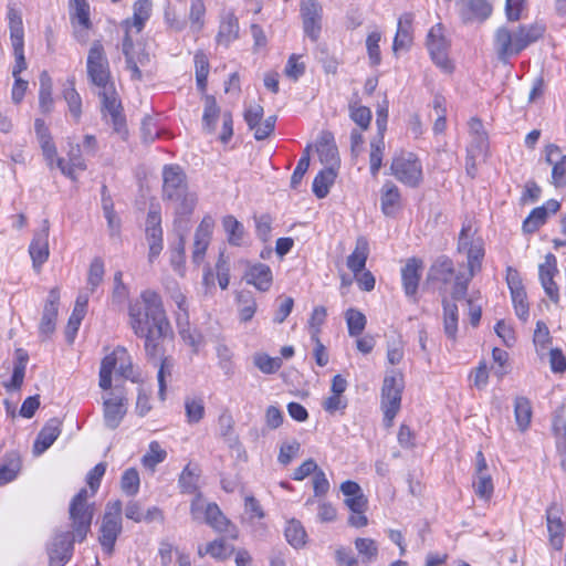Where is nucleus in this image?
<instances>
[{"mask_svg":"<svg viewBox=\"0 0 566 566\" xmlns=\"http://www.w3.org/2000/svg\"><path fill=\"white\" fill-rule=\"evenodd\" d=\"M128 324L134 334L144 339L147 359H158L164 353L163 340L171 333L161 296L145 290L128 306Z\"/></svg>","mask_w":566,"mask_h":566,"instance_id":"f257e3e1","label":"nucleus"},{"mask_svg":"<svg viewBox=\"0 0 566 566\" xmlns=\"http://www.w3.org/2000/svg\"><path fill=\"white\" fill-rule=\"evenodd\" d=\"M457 250L467 256L468 272L455 273L453 261L446 256H439L430 266L428 280L440 282L443 285L454 281L451 298L453 301L464 300L467 297L469 283L482 269V260L484 258L483 240L474 237L470 224H463L458 239Z\"/></svg>","mask_w":566,"mask_h":566,"instance_id":"f03ea898","label":"nucleus"},{"mask_svg":"<svg viewBox=\"0 0 566 566\" xmlns=\"http://www.w3.org/2000/svg\"><path fill=\"white\" fill-rule=\"evenodd\" d=\"M161 198L174 205L175 227L188 230V217L193 212L197 196L189 190L187 175L180 166H164Z\"/></svg>","mask_w":566,"mask_h":566,"instance_id":"7ed1b4c3","label":"nucleus"},{"mask_svg":"<svg viewBox=\"0 0 566 566\" xmlns=\"http://www.w3.org/2000/svg\"><path fill=\"white\" fill-rule=\"evenodd\" d=\"M545 32V27L538 23L522 24L511 31L505 27L496 30L494 48L497 59L506 63L511 56L520 54L528 45L538 41Z\"/></svg>","mask_w":566,"mask_h":566,"instance_id":"20e7f679","label":"nucleus"},{"mask_svg":"<svg viewBox=\"0 0 566 566\" xmlns=\"http://www.w3.org/2000/svg\"><path fill=\"white\" fill-rule=\"evenodd\" d=\"M88 492L81 489L70 503L69 514L71 526L74 530V538L83 542L91 530L94 515L93 505L87 503Z\"/></svg>","mask_w":566,"mask_h":566,"instance_id":"39448f33","label":"nucleus"},{"mask_svg":"<svg viewBox=\"0 0 566 566\" xmlns=\"http://www.w3.org/2000/svg\"><path fill=\"white\" fill-rule=\"evenodd\" d=\"M402 389V376L396 370H390L385 376L381 387V409L388 427L400 409Z\"/></svg>","mask_w":566,"mask_h":566,"instance_id":"423d86ee","label":"nucleus"},{"mask_svg":"<svg viewBox=\"0 0 566 566\" xmlns=\"http://www.w3.org/2000/svg\"><path fill=\"white\" fill-rule=\"evenodd\" d=\"M391 174L409 187H418L422 180V166L412 153H401L392 158Z\"/></svg>","mask_w":566,"mask_h":566,"instance_id":"0eeeda50","label":"nucleus"},{"mask_svg":"<svg viewBox=\"0 0 566 566\" xmlns=\"http://www.w3.org/2000/svg\"><path fill=\"white\" fill-rule=\"evenodd\" d=\"M86 66L88 78L94 85L104 87L112 84L109 82L111 71L108 60L101 41H94L92 43L87 55Z\"/></svg>","mask_w":566,"mask_h":566,"instance_id":"6e6552de","label":"nucleus"},{"mask_svg":"<svg viewBox=\"0 0 566 566\" xmlns=\"http://www.w3.org/2000/svg\"><path fill=\"white\" fill-rule=\"evenodd\" d=\"M427 48L433 63L444 70L451 72L453 66L448 57L449 42L444 38L443 27L441 23L433 25L427 36Z\"/></svg>","mask_w":566,"mask_h":566,"instance_id":"1a4fd4ad","label":"nucleus"},{"mask_svg":"<svg viewBox=\"0 0 566 566\" xmlns=\"http://www.w3.org/2000/svg\"><path fill=\"white\" fill-rule=\"evenodd\" d=\"M123 54L126 60V67L132 72V80L142 81L143 74L139 66H146L150 63V55L142 45H135L129 31L126 30L123 39Z\"/></svg>","mask_w":566,"mask_h":566,"instance_id":"9d476101","label":"nucleus"},{"mask_svg":"<svg viewBox=\"0 0 566 566\" xmlns=\"http://www.w3.org/2000/svg\"><path fill=\"white\" fill-rule=\"evenodd\" d=\"M74 541L78 539L74 538L73 528L72 532L57 533L48 546L49 565L64 566L71 557Z\"/></svg>","mask_w":566,"mask_h":566,"instance_id":"9b49d317","label":"nucleus"},{"mask_svg":"<svg viewBox=\"0 0 566 566\" xmlns=\"http://www.w3.org/2000/svg\"><path fill=\"white\" fill-rule=\"evenodd\" d=\"M301 17L303 21L304 33L316 42L322 30V6L316 0L301 1Z\"/></svg>","mask_w":566,"mask_h":566,"instance_id":"f8f14e48","label":"nucleus"},{"mask_svg":"<svg viewBox=\"0 0 566 566\" xmlns=\"http://www.w3.org/2000/svg\"><path fill=\"white\" fill-rule=\"evenodd\" d=\"M60 303V289L53 287L43 306L42 316L39 323V333L43 338H49L55 331Z\"/></svg>","mask_w":566,"mask_h":566,"instance_id":"ddd939ff","label":"nucleus"},{"mask_svg":"<svg viewBox=\"0 0 566 566\" xmlns=\"http://www.w3.org/2000/svg\"><path fill=\"white\" fill-rule=\"evenodd\" d=\"M49 221L43 220V227L36 231L29 247L33 268L39 269L49 258Z\"/></svg>","mask_w":566,"mask_h":566,"instance_id":"4468645a","label":"nucleus"},{"mask_svg":"<svg viewBox=\"0 0 566 566\" xmlns=\"http://www.w3.org/2000/svg\"><path fill=\"white\" fill-rule=\"evenodd\" d=\"M122 533V521H116V515H104L99 528L98 542L103 551L112 555L118 535Z\"/></svg>","mask_w":566,"mask_h":566,"instance_id":"2eb2a0df","label":"nucleus"},{"mask_svg":"<svg viewBox=\"0 0 566 566\" xmlns=\"http://www.w3.org/2000/svg\"><path fill=\"white\" fill-rule=\"evenodd\" d=\"M205 522L220 533H228L232 539L238 538L237 527L224 516L216 503H209L205 510Z\"/></svg>","mask_w":566,"mask_h":566,"instance_id":"dca6fc26","label":"nucleus"},{"mask_svg":"<svg viewBox=\"0 0 566 566\" xmlns=\"http://www.w3.org/2000/svg\"><path fill=\"white\" fill-rule=\"evenodd\" d=\"M546 161L553 166L552 180L555 187L562 188L566 186V155H562L560 149L556 145H548L545 149Z\"/></svg>","mask_w":566,"mask_h":566,"instance_id":"f3484780","label":"nucleus"},{"mask_svg":"<svg viewBox=\"0 0 566 566\" xmlns=\"http://www.w3.org/2000/svg\"><path fill=\"white\" fill-rule=\"evenodd\" d=\"M244 279L248 284H252L261 292L269 291L273 282L272 271L264 263L249 265Z\"/></svg>","mask_w":566,"mask_h":566,"instance_id":"a211bd4d","label":"nucleus"},{"mask_svg":"<svg viewBox=\"0 0 566 566\" xmlns=\"http://www.w3.org/2000/svg\"><path fill=\"white\" fill-rule=\"evenodd\" d=\"M422 262L416 258L409 259L401 270V280L407 296H415L421 277Z\"/></svg>","mask_w":566,"mask_h":566,"instance_id":"6ab92c4d","label":"nucleus"},{"mask_svg":"<svg viewBox=\"0 0 566 566\" xmlns=\"http://www.w3.org/2000/svg\"><path fill=\"white\" fill-rule=\"evenodd\" d=\"M69 163L64 158H56V166L61 172L72 180H76L75 170H85L86 164L81 154L78 144L71 145L67 153Z\"/></svg>","mask_w":566,"mask_h":566,"instance_id":"aec40b11","label":"nucleus"},{"mask_svg":"<svg viewBox=\"0 0 566 566\" xmlns=\"http://www.w3.org/2000/svg\"><path fill=\"white\" fill-rule=\"evenodd\" d=\"M62 422L57 418L50 419L39 432L33 449L36 454L48 450L61 434Z\"/></svg>","mask_w":566,"mask_h":566,"instance_id":"412c9836","label":"nucleus"},{"mask_svg":"<svg viewBox=\"0 0 566 566\" xmlns=\"http://www.w3.org/2000/svg\"><path fill=\"white\" fill-rule=\"evenodd\" d=\"M118 360H126V348L117 347L114 352L105 356L99 369V387L107 390L112 386V374L116 368Z\"/></svg>","mask_w":566,"mask_h":566,"instance_id":"4be33fe9","label":"nucleus"},{"mask_svg":"<svg viewBox=\"0 0 566 566\" xmlns=\"http://www.w3.org/2000/svg\"><path fill=\"white\" fill-rule=\"evenodd\" d=\"M461 15L464 21L485 20L492 12L488 0H460Z\"/></svg>","mask_w":566,"mask_h":566,"instance_id":"5701e85b","label":"nucleus"},{"mask_svg":"<svg viewBox=\"0 0 566 566\" xmlns=\"http://www.w3.org/2000/svg\"><path fill=\"white\" fill-rule=\"evenodd\" d=\"M412 13H403L398 20V28L394 39L395 52L408 50L412 43Z\"/></svg>","mask_w":566,"mask_h":566,"instance_id":"b1692460","label":"nucleus"},{"mask_svg":"<svg viewBox=\"0 0 566 566\" xmlns=\"http://www.w3.org/2000/svg\"><path fill=\"white\" fill-rule=\"evenodd\" d=\"M455 302L457 301L450 300L447 296L442 297L443 329L447 337L452 340L457 338L459 322V310Z\"/></svg>","mask_w":566,"mask_h":566,"instance_id":"393cba45","label":"nucleus"},{"mask_svg":"<svg viewBox=\"0 0 566 566\" xmlns=\"http://www.w3.org/2000/svg\"><path fill=\"white\" fill-rule=\"evenodd\" d=\"M381 211L387 217H392L400 207V191L391 181H386L381 188Z\"/></svg>","mask_w":566,"mask_h":566,"instance_id":"a878e982","label":"nucleus"},{"mask_svg":"<svg viewBox=\"0 0 566 566\" xmlns=\"http://www.w3.org/2000/svg\"><path fill=\"white\" fill-rule=\"evenodd\" d=\"M368 252L369 247L367 239L364 237L357 238L355 250L347 258V266L355 275L359 274L365 269Z\"/></svg>","mask_w":566,"mask_h":566,"instance_id":"bb28decb","label":"nucleus"},{"mask_svg":"<svg viewBox=\"0 0 566 566\" xmlns=\"http://www.w3.org/2000/svg\"><path fill=\"white\" fill-rule=\"evenodd\" d=\"M337 177V169L335 167H326L321 170L313 181V192L318 199L325 198L329 188L334 185Z\"/></svg>","mask_w":566,"mask_h":566,"instance_id":"cd10ccee","label":"nucleus"},{"mask_svg":"<svg viewBox=\"0 0 566 566\" xmlns=\"http://www.w3.org/2000/svg\"><path fill=\"white\" fill-rule=\"evenodd\" d=\"M87 302V295L81 294L76 298L74 310L69 318L66 326V336L70 340H72L74 335L77 333L81 322L85 316Z\"/></svg>","mask_w":566,"mask_h":566,"instance_id":"c85d7f7f","label":"nucleus"},{"mask_svg":"<svg viewBox=\"0 0 566 566\" xmlns=\"http://www.w3.org/2000/svg\"><path fill=\"white\" fill-rule=\"evenodd\" d=\"M148 361H151L156 366L157 365L159 366L158 373H157V379H158V386H159L158 396H159L160 400H165L166 388H167L166 378L171 377L172 369L175 366L174 359L171 357L165 356V352H164L163 355L158 359H148Z\"/></svg>","mask_w":566,"mask_h":566,"instance_id":"c756f323","label":"nucleus"},{"mask_svg":"<svg viewBox=\"0 0 566 566\" xmlns=\"http://www.w3.org/2000/svg\"><path fill=\"white\" fill-rule=\"evenodd\" d=\"M126 413L122 400L107 399L104 401V420L107 428L116 429Z\"/></svg>","mask_w":566,"mask_h":566,"instance_id":"7c9ffc66","label":"nucleus"},{"mask_svg":"<svg viewBox=\"0 0 566 566\" xmlns=\"http://www.w3.org/2000/svg\"><path fill=\"white\" fill-rule=\"evenodd\" d=\"M63 97L67 103L69 111L76 122L80 120L82 115V98L75 90V80L70 77L66 80L63 90Z\"/></svg>","mask_w":566,"mask_h":566,"instance_id":"2f4dec72","label":"nucleus"},{"mask_svg":"<svg viewBox=\"0 0 566 566\" xmlns=\"http://www.w3.org/2000/svg\"><path fill=\"white\" fill-rule=\"evenodd\" d=\"M21 470V459L18 453L12 452L4 457L0 465V486L12 482Z\"/></svg>","mask_w":566,"mask_h":566,"instance_id":"473e14b6","label":"nucleus"},{"mask_svg":"<svg viewBox=\"0 0 566 566\" xmlns=\"http://www.w3.org/2000/svg\"><path fill=\"white\" fill-rule=\"evenodd\" d=\"M52 78L46 71L40 74L39 106L42 113H50L53 108Z\"/></svg>","mask_w":566,"mask_h":566,"instance_id":"72a5a7b5","label":"nucleus"},{"mask_svg":"<svg viewBox=\"0 0 566 566\" xmlns=\"http://www.w3.org/2000/svg\"><path fill=\"white\" fill-rule=\"evenodd\" d=\"M222 226L227 233L228 242L234 247L242 245L245 234L243 224L237 218L229 214L223 218Z\"/></svg>","mask_w":566,"mask_h":566,"instance_id":"f704fd0d","label":"nucleus"},{"mask_svg":"<svg viewBox=\"0 0 566 566\" xmlns=\"http://www.w3.org/2000/svg\"><path fill=\"white\" fill-rule=\"evenodd\" d=\"M150 0H136L134 3V14L132 22L129 20L126 21L127 29L129 28V25H133L136 29L137 33L140 32L146 21L150 18Z\"/></svg>","mask_w":566,"mask_h":566,"instance_id":"c9c22d12","label":"nucleus"},{"mask_svg":"<svg viewBox=\"0 0 566 566\" xmlns=\"http://www.w3.org/2000/svg\"><path fill=\"white\" fill-rule=\"evenodd\" d=\"M239 35V23L238 19L229 13L221 22L217 41L220 44L229 45L230 42L234 41Z\"/></svg>","mask_w":566,"mask_h":566,"instance_id":"e433bc0d","label":"nucleus"},{"mask_svg":"<svg viewBox=\"0 0 566 566\" xmlns=\"http://www.w3.org/2000/svg\"><path fill=\"white\" fill-rule=\"evenodd\" d=\"M515 421L521 431H525L532 419L531 402L525 397H517L514 402Z\"/></svg>","mask_w":566,"mask_h":566,"instance_id":"4c0bfd02","label":"nucleus"},{"mask_svg":"<svg viewBox=\"0 0 566 566\" xmlns=\"http://www.w3.org/2000/svg\"><path fill=\"white\" fill-rule=\"evenodd\" d=\"M220 115V108L217 105L214 96L207 95L205 98V109L202 115V126L207 133H212Z\"/></svg>","mask_w":566,"mask_h":566,"instance_id":"58836bf2","label":"nucleus"},{"mask_svg":"<svg viewBox=\"0 0 566 566\" xmlns=\"http://www.w3.org/2000/svg\"><path fill=\"white\" fill-rule=\"evenodd\" d=\"M354 544L363 563L369 564L376 560L379 551L376 541L367 537H357Z\"/></svg>","mask_w":566,"mask_h":566,"instance_id":"ea45409f","label":"nucleus"},{"mask_svg":"<svg viewBox=\"0 0 566 566\" xmlns=\"http://www.w3.org/2000/svg\"><path fill=\"white\" fill-rule=\"evenodd\" d=\"M198 481H199V470L196 467H191V464H187L180 476H179V486L182 493L192 494L198 490Z\"/></svg>","mask_w":566,"mask_h":566,"instance_id":"a19ab883","label":"nucleus"},{"mask_svg":"<svg viewBox=\"0 0 566 566\" xmlns=\"http://www.w3.org/2000/svg\"><path fill=\"white\" fill-rule=\"evenodd\" d=\"M285 537L290 545L300 548L305 545L307 535L300 521L291 520L285 527Z\"/></svg>","mask_w":566,"mask_h":566,"instance_id":"79ce46f5","label":"nucleus"},{"mask_svg":"<svg viewBox=\"0 0 566 566\" xmlns=\"http://www.w3.org/2000/svg\"><path fill=\"white\" fill-rule=\"evenodd\" d=\"M220 426V436L222 439L229 444V447L233 448L239 444V438L234 433V420L229 412H223L220 415L218 419Z\"/></svg>","mask_w":566,"mask_h":566,"instance_id":"37998d69","label":"nucleus"},{"mask_svg":"<svg viewBox=\"0 0 566 566\" xmlns=\"http://www.w3.org/2000/svg\"><path fill=\"white\" fill-rule=\"evenodd\" d=\"M99 88L102 90L99 92V96L102 98L103 112H106L111 115L113 113H116L117 111H123L122 104L117 98V94L113 83Z\"/></svg>","mask_w":566,"mask_h":566,"instance_id":"c03bdc74","label":"nucleus"},{"mask_svg":"<svg viewBox=\"0 0 566 566\" xmlns=\"http://www.w3.org/2000/svg\"><path fill=\"white\" fill-rule=\"evenodd\" d=\"M179 231V240L176 245L171 249L170 253V264L176 272L180 275L184 274V263H185V233L187 230L182 228H176Z\"/></svg>","mask_w":566,"mask_h":566,"instance_id":"a18cd8bd","label":"nucleus"},{"mask_svg":"<svg viewBox=\"0 0 566 566\" xmlns=\"http://www.w3.org/2000/svg\"><path fill=\"white\" fill-rule=\"evenodd\" d=\"M345 319L350 336H359L366 327V316L358 310L348 308L345 313Z\"/></svg>","mask_w":566,"mask_h":566,"instance_id":"49530a36","label":"nucleus"},{"mask_svg":"<svg viewBox=\"0 0 566 566\" xmlns=\"http://www.w3.org/2000/svg\"><path fill=\"white\" fill-rule=\"evenodd\" d=\"M105 269L104 262L101 258L96 256L92 260L87 274V289L94 293L97 286L103 282Z\"/></svg>","mask_w":566,"mask_h":566,"instance_id":"de8ad7c7","label":"nucleus"},{"mask_svg":"<svg viewBox=\"0 0 566 566\" xmlns=\"http://www.w3.org/2000/svg\"><path fill=\"white\" fill-rule=\"evenodd\" d=\"M139 473L135 468H129L124 471L120 479V488L126 495H136L139 491Z\"/></svg>","mask_w":566,"mask_h":566,"instance_id":"09e8293b","label":"nucleus"},{"mask_svg":"<svg viewBox=\"0 0 566 566\" xmlns=\"http://www.w3.org/2000/svg\"><path fill=\"white\" fill-rule=\"evenodd\" d=\"M385 143L384 137H379L377 140H373L370 143V155H369V164H370V174L376 177L379 172V169L382 164Z\"/></svg>","mask_w":566,"mask_h":566,"instance_id":"8fccbe9b","label":"nucleus"},{"mask_svg":"<svg viewBox=\"0 0 566 566\" xmlns=\"http://www.w3.org/2000/svg\"><path fill=\"white\" fill-rule=\"evenodd\" d=\"M167 457V452L160 448L157 441L149 444V450L142 458V463L145 468L154 470L157 464L161 463Z\"/></svg>","mask_w":566,"mask_h":566,"instance_id":"3c124183","label":"nucleus"},{"mask_svg":"<svg viewBox=\"0 0 566 566\" xmlns=\"http://www.w3.org/2000/svg\"><path fill=\"white\" fill-rule=\"evenodd\" d=\"M185 409L189 423H198L205 416V405L201 398H187Z\"/></svg>","mask_w":566,"mask_h":566,"instance_id":"603ef678","label":"nucleus"},{"mask_svg":"<svg viewBox=\"0 0 566 566\" xmlns=\"http://www.w3.org/2000/svg\"><path fill=\"white\" fill-rule=\"evenodd\" d=\"M533 340L538 355L544 356L551 344L549 329L544 322H537Z\"/></svg>","mask_w":566,"mask_h":566,"instance_id":"864d4df0","label":"nucleus"},{"mask_svg":"<svg viewBox=\"0 0 566 566\" xmlns=\"http://www.w3.org/2000/svg\"><path fill=\"white\" fill-rule=\"evenodd\" d=\"M238 301L241 304L239 310L240 319L244 323L251 321L256 311L255 300L249 292H240Z\"/></svg>","mask_w":566,"mask_h":566,"instance_id":"5fc2aeb1","label":"nucleus"},{"mask_svg":"<svg viewBox=\"0 0 566 566\" xmlns=\"http://www.w3.org/2000/svg\"><path fill=\"white\" fill-rule=\"evenodd\" d=\"M547 213L544 208L537 207L531 211L528 217L523 222V230L526 233L535 232L541 226L545 223Z\"/></svg>","mask_w":566,"mask_h":566,"instance_id":"6e6d98bb","label":"nucleus"},{"mask_svg":"<svg viewBox=\"0 0 566 566\" xmlns=\"http://www.w3.org/2000/svg\"><path fill=\"white\" fill-rule=\"evenodd\" d=\"M177 327L178 333L182 340L187 343L189 346L193 348L195 352L198 350L199 344L201 343V336L196 331L190 329L189 322L181 323V317H177Z\"/></svg>","mask_w":566,"mask_h":566,"instance_id":"4d7b16f0","label":"nucleus"},{"mask_svg":"<svg viewBox=\"0 0 566 566\" xmlns=\"http://www.w3.org/2000/svg\"><path fill=\"white\" fill-rule=\"evenodd\" d=\"M146 239L149 244V261L153 262L163 250V229H146Z\"/></svg>","mask_w":566,"mask_h":566,"instance_id":"13d9d810","label":"nucleus"},{"mask_svg":"<svg viewBox=\"0 0 566 566\" xmlns=\"http://www.w3.org/2000/svg\"><path fill=\"white\" fill-rule=\"evenodd\" d=\"M475 494L484 500H489L494 491L492 478L488 473L476 474V479L473 482Z\"/></svg>","mask_w":566,"mask_h":566,"instance_id":"bf43d9fd","label":"nucleus"},{"mask_svg":"<svg viewBox=\"0 0 566 566\" xmlns=\"http://www.w3.org/2000/svg\"><path fill=\"white\" fill-rule=\"evenodd\" d=\"M469 129L473 136V143H475L476 147L482 151L488 146V136L484 130L482 120L473 117L469 122Z\"/></svg>","mask_w":566,"mask_h":566,"instance_id":"052dcab7","label":"nucleus"},{"mask_svg":"<svg viewBox=\"0 0 566 566\" xmlns=\"http://www.w3.org/2000/svg\"><path fill=\"white\" fill-rule=\"evenodd\" d=\"M327 312L324 306L314 307L311 317L308 319V328L311 332L312 340H317L321 332V326L324 324Z\"/></svg>","mask_w":566,"mask_h":566,"instance_id":"680f3d73","label":"nucleus"},{"mask_svg":"<svg viewBox=\"0 0 566 566\" xmlns=\"http://www.w3.org/2000/svg\"><path fill=\"white\" fill-rule=\"evenodd\" d=\"M403 358V342L400 335L387 342V360L391 365H398Z\"/></svg>","mask_w":566,"mask_h":566,"instance_id":"e2e57ef3","label":"nucleus"},{"mask_svg":"<svg viewBox=\"0 0 566 566\" xmlns=\"http://www.w3.org/2000/svg\"><path fill=\"white\" fill-rule=\"evenodd\" d=\"M11 42L23 41V24L20 13L10 8L8 11Z\"/></svg>","mask_w":566,"mask_h":566,"instance_id":"0e129e2a","label":"nucleus"},{"mask_svg":"<svg viewBox=\"0 0 566 566\" xmlns=\"http://www.w3.org/2000/svg\"><path fill=\"white\" fill-rule=\"evenodd\" d=\"M349 116L363 130H366L369 127L371 112L368 107L350 104Z\"/></svg>","mask_w":566,"mask_h":566,"instance_id":"69168bd1","label":"nucleus"},{"mask_svg":"<svg viewBox=\"0 0 566 566\" xmlns=\"http://www.w3.org/2000/svg\"><path fill=\"white\" fill-rule=\"evenodd\" d=\"M511 296L516 315L521 319L526 321L528 317V304L526 302V292L524 287L511 291Z\"/></svg>","mask_w":566,"mask_h":566,"instance_id":"338daca9","label":"nucleus"},{"mask_svg":"<svg viewBox=\"0 0 566 566\" xmlns=\"http://www.w3.org/2000/svg\"><path fill=\"white\" fill-rule=\"evenodd\" d=\"M254 365L264 374H274L280 369L282 361L279 357L273 358L265 354H259L254 357Z\"/></svg>","mask_w":566,"mask_h":566,"instance_id":"774afa93","label":"nucleus"}]
</instances>
